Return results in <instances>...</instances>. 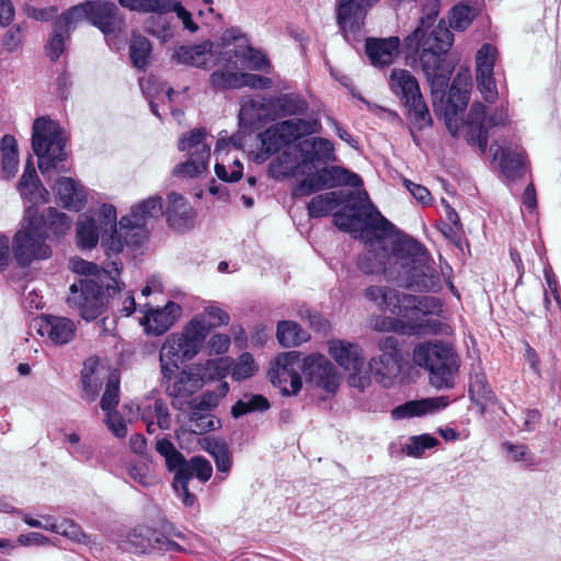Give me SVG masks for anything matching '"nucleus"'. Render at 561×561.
I'll return each mask as SVG.
<instances>
[{"instance_id":"5fc2aeb1","label":"nucleus","mask_w":561,"mask_h":561,"mask_svg":"<svg viewBox=\"0 0 561 561\" xmlns=\"http://www.w3.org/2000/svg\"><path fill=\"white\" fill-rule=\"evenodd\" d=\"M119 403V379L118 377H110L104 393L102 394L100 407L107 413L116 411Z\"/></svg>"},{"instance_id":"bf43d9fd","label":"nucleus","mask_w":561,"mask_h":561,"mask_svg":"<svg viewBox=\"0 0 561 561\" xmlns=\"http://www.w3.org/2000/svg\"><path fill=\"white\" fill-rule=\"evenodd\" d=\"M125 242L121 234V228H114L108 232H102V247L108 259L112 255L117 256L124 249Z\"/></svg>"},{"instance_id":"0e129e2a","label":"nucleus","mask_w":561,"mask_h":561,"mask_svg":"<svg viewBox=\"0 0 561 561\" xmlns=\"http://www.w3.org/2000/svg\"><path fill=\"white\" fill-rule=\"evenodd\" d=\"M116 208L112 204H103L98 213V226L102 232H108L110 230L117 228L116 220Z\"/></svg>"},{"instance_id":"9b49d317","label":"nucleus","mask_w":561,"mask_h":561,"mask_svg":"<svg viewBox=\"0 0 561 561\" xmlns=\"http://www.w3.org/2000/svg\"><path fill=\"white\" fill-rule=\"evenodd\" d=\"M12 253L21 267H27L34 261L47 260L53 254L51 248L26 215L22 228L13 236Z\"/></svg>"},{"instance_id":"a211bd4d","label":"nucleus","mask_w":561,"mask_h":561,"mask_svg":"<svg viewBox=\"0 0 561 561\" xmlns=\"http://www.w3.org/2000/svg\"><path fill=\"white\" fill-rule=\"evenodd\" d=\"M27 218L32 221L44 239L59 240L71 229L72 219L55 207H47L43 211L30 207L26 210Z\"/></svg>"},{"instance_id":"f03ea898","label":"nucleus","mask_w":561,"mask_h":561,"mask_svg":"<svg viewBox=\"0 0 561 561\" xmlns=\"http://www.w3.org/2000/svg\"><path fill=\"white\" fill-rule=\"evenodd\" d=\"M337 206L342 208L333 214V224L343 232L382 240L394 230V225L381 215L366 191H332L317 195L307 205L308 216L313 219L327 217Z\"/></svg>"},{"instance_id":"f3484780","label":"nucleus","mask_w":561,"mask_h":561,"mask_svg":"<svg viewBox=\"0 0 561 561\" xmlns=\"http://www.w3.org/2000/svg\"><path fill=\"white\" fill-rule=\"evenodd\" d=\"M162 385L167 394L172 399V405L179 408L204 386V378L199 367H188L170 378L162 376Z\"/></svg>"},{"instance_id":"f8f14e48","label":"nucleus","mask_w":561,"mask_h":561,"mask_svg":"<svg viewBox=\"0 0 561 561\" xmlns=\"http://www.w3.org/2000/svg\"><path fill=\"white\" fill-rule=\"evenodd\" d=\"M329 354L340 367L350 373L348 383L352 387L364 390L370 385V376L365 369V357L359 344L334 340L330 342Z\"/></svg>"},{"instance_id":"c9c22d12","label":"nucleus","mask_w":561,"mask_h":561,"mask_svg":"<svg viewBox=\"0 0 561 561\" xmlns=\"http://www.w3.org/2000/svg\"><path fill=\"white\" fill-rule=\"evenodd\" d=\"M191 321H197V329L206 339L213 329L227 325L230 321V316L219 307L209 306L202 313L194 316Z\"/></svg>"},{"instance_id":"c03bdc74","label":"nucleus","mask_w":561,"mask_h":561,"mask_svg":"<svg viewBox=\"0 0 561 561\" xmlns=\"http://www.w3.org/2000/svg\"><path fill=\"white\" fill-rule=\"evenodd\" d=\"M187 420L190 430L194 434H205L220 426V420L216 419L209 411L190 409Z\"/></svg>"},{"instance_id":"2f4dec72","label":"nucleus","mask_w":561,"mask_h":561,"mask_svg":"<svg viewBox=\"0 0 561 561\" xmlns=\"http://www.w3.org/2000/svg\"><path fill=\"white\" fill-rule=\"evenodd\" d=\"M278 125L289 145L302 137L320 133L322 127L321 123L317 118H289L278 122Z\"/></svg>"},{"instance_id":"72a5a7b5","label":"nucleus","mask_w":561,"mask_h":561,"mask_svg":"<svg viewBox=\"0 0 561 561\" xmlns=\"http://www.w3.org/2000/svg\"><path fill=\"white\" fill-rule=\"evenodd\" d=\"M468 392L470 400L480 407L482 412L485 411L486 404L492 402V400L495 398V394L483 371H476L474 374L470 375Z\"/></svg>"},{"instance_id":"aec40b11","label":"nucleus","mask_w":561,"mask_h":561,"mask_svg":"<svg viewBox=\"0 0 561 561\" xmlns=\"http://www.w3.org/2000/svg\"><path fill=\"white\" fill-rule=\"evenodd\" d=\"M465 138L468 145L477 146L480 154L488 148L489 131L486 127V106L480 102L471 105L467 121Z\"/></svg>"},{"instance_id":"69168bd1","label":"nucleus","mask_w":561,"mask_h":561,"mask_svg":"<svg viewBox=\"0 0 561 561\" xmlns=\"http://www.w3.org/2000/svg\"><path fill=\"white\" fill-rule=\"evenodd\" d=\"M229 168H230V172H228L225 164L216 163L215 164V173H216L217 178L224 182H229V183L238 182L243 175L242 163L239 160H234Z\"/></svg>"},{"instance_id":"79ce46f5","label":"nucleus","mask_w":561,"mask_h":561,"mask_svg":"<svg viewBox=\"0 0 561 561\" xmlns=\"http://www.w3.org/2000/svg\"><path fill=\"white\" fill-rule=\"evenodd\" d=\"M147 34L157 37L162 43L169 42L174 35V27L167 14H152L144 21Z\"/></svg>"},{"instance_id":"a18cd8bd","label":"nucleus","mask_w":561,"mask_h":561,"mask_svg":"<svg viewBox=\"0 0 561 561\" xmlns=\"http://www.w3.org/2000/svg\"><path fill=\"white\" fill-rule=\"evenodd\" d=\"M461 83L460 75H458L454 78L449 88L446 108L453 114H457L458 111L466 108L469 102V91L466 88L467 82H465V88H461Z\"/></svg>"},{"instance_id":"58836bf2","label":"nucleus","mask_w":561,"mask_h":561,"mask_svg":"<svg viewBox=\"0 0 561 561\" xmlns=\"http://www.w3.org/2000/svg\"><path fill=\"white\" fill-rule=\"evenodd\" d=\"M270 408L271 403L263 394L245 393L242 399L232 405L231 415L234 419H239L249 413L265 412Z\"/></svg>"},{"instance_id":"7c9ffc66","label":"nucleus","mask_w":561,"mask_h":561,"mask_svg":"<svg viewBox=\"0 0 561 561\" xmlns=\"http://www.w3.org/2000/svg\"><path fill=\"white\" fill-rule=\"evenodd\" d=\"M371 327L378 332H396L400 334L417 335L425 331L428 324L419 322H404L399 318L388 316H376L371 320Z\"/></svg>"},{"instance_id":"5701e85b","label":"nucleus","mask_w":561,"mask_h":561,"mask_svg":"<svg viewBox=\"0 0 561 561\" xmlns=\"http://www.w3.org/2000/svg\"><path fill=\"white\" fill-rule=\"evenodd\" d=\"M415 300L416 296L402 294L399 291L398 301H391L392 304L389 305L388 310L391 313L396 314L399 319L404 320V322H419L423 324H428L425 331L422 332L420 335L438 333L442 323L435 319L419 317L416 311L417 305L415 304Z\"/></svg>"},{"instance_id":"6e6552de","label":"nucleus","mask_w":561,"mask_h":561,"mask_svg":"<svg viewBox=\"0 0 561 561\" xmlns=\"http://www.w3.org/2000/svg\"><path fill=\"white\" fill-rule=\"evenodd\" d=\"M162 216V198L151 196L133 206L128 215L123 216L118 225L127 247L139 248L149 238L147 220Z\"/></svg>"},{"instance_id":"4d7b16f0","label":"nucleus","mask_w":561,"mask_h":561,"mask_svg":"<svg viewBox=\"0 0 561 561\" xmlns=\"http://www.w3.org/2000/svg\"><path fill=\"white\" fill-rule=\"evenodd\" d=\"M188 481L196 477L201 482H207L213 474V467L208 459L203 456H194L188 462Z\"/></svg>"},{"instance_id":"ddd939ff","label":"nucleus","mask_w":561,"mask_h":561,"mask_svg":"<svg viewBox=\"0 0 561 561\" xmlns=\"http://www.w3.org/2000/svg\"><path fill=\"white\" fill-rule=\"evenodd\" d=\"M67 302L76 307L84 320H95L105 311L103 286L93 279L81 278L70 286Z\"/></svg>"},{"instance_id":"412c9836","label":"nucleus","mask_w":561,"mask_h":561,"mask_svg":"<svg viewBox=\"0 0 561 561\" xmlns=\"http://www.w3.org/2000/svg\"><path fill=\"white\" fill-rule=\"evenodd\" d=\"M88 22L98 27L103 34H113L121 27L123 20L118 16V9L110 1L88 0Z\"/></svg>"},{"instance_id":"e433bc0d","label":"nucleus","mask_w":561,"mask_h":561,"mask_svg":"<svg viewBox=\"0 0 561 561\" xmlns=\"http://www.w3.org/2000/svg\"><path fill=\"white\" fill-rule=\"evenodd\" d=\"M276 336L284 347L297 346L310 339V334L300 324L290 320H283L277 323Z\"/></svg>"},{"instance_id":"39448f33","label":"nucleus","mask_w":561,"mask_h":561,"mask_svg":"<svg viewBox=\"0 0 561 561\" xmlns=\"http://www.w3.org/2000/svg\"><path fill=\"white\" fill-rule=\"evenodd\" d=\"M390 91L400 101L405 118L419 130L433 125L417 79L407 69L393 68L388 80Z\"/></svg>"},{"instance_id":"20e7f679","label":"nucleus","mask_w":561,"mask_h":561,"mask_svg":"<svg viewBox=\"0 0 561 561\" xmlns=\"http://www.w3.org/2000/svg\"><path fill=\"white\" fill-rule=\"evenodd\" d=\"M413 363L428 370L430 383L438 389H451L459 370L460 359L449 344L423 342L412 350Z\"/></svg>"},{"instance_id":"f704fd0d","label":"nucleus","mask_w":561,"mask_h":561,"mask_svg":"<svg viewBox=\"0 0 561 561\" xmlns=\"http://www.w3.org/2000/svg\"><path fill=\"white\" fill-rule=\"evenodd\" d=\"M210 48L211 44L209 42L193 46H180L173 54V58L179 64L203 68L207 64Z\"/></svg>"},{"instance_id":"864d4df0","label":"nucleus","mask_w":561,"mask_h":561,"mask_svg":"<svg viewBox=\"0 0 561 561\" xmlns=\"http://www.w3.org/2000/svg\"><path fill=\"white\" fill-rule=\"evenodd\" d=\"M148 460V457H146ZM128 476L142 486H150L154 483V476L151 473L148 461L139 460L128 463Z\"/></svg>"},{"instance_id":"6e6d98bb","label":"nucleus","mask_w":561,"mask_h":561,"mask_svg":"<svg viewBox=\"0 0 561 561\" xmlns=\"http://www.w3.org/2000/svg\"><path fill=\"white\" fill-rule=\"evenodd\" d=\"M66 33H68V30H64L59 23H56L53 34L45 46L47 57L53 62H56L65 50Z\"/></svg>"},{"instance_id":"a19ab883","label":"nucleus","mask_w":561,"mask_h":561,"mask_svg":"<svg viewBox=\"0 0 561 561\" xmlns=\"http://www.w3.org/2000/svg\"><path fill=\"white\" fill-rule=\"evenodd\" d=\"M152 51L150 41L142 35H131L129 44V57L135 68L146 70Z\"/></svg>"},{"instance_id":"052dcab7","label":"nucleus","mask_w":561,"mask_h":561,"mask_svg":"<svg viewBox=\"0 0 561 561\" xmlns=\"http://www.w3.org/2000/svg\"><path fill=\"white\" fill-rule=\"evenodd\" d=\"M426 413H431L426 399L408 401L393 410L397 417L421 416Z\"/></svg>"},{"instance_id":"ea45409f","label":"nucleus","mask_w":561,"mask_h":561,"mask_svg":"<svg viewBox=\"0 0 561 561\" xmlns=\"http://www.w3.org/2000/svg\"><path fill=\"white\" fill-rule=\"evenodd\" d=\"M100 230L96 219L91 216H82L77 224V244L81 249H93L100 239Z\"/></svg>"},{"instance_id":"37998d69","label":"nucleus","mask_w":561,"mask_h":561,"mask_svg":"<svg viewBox=\"0 0 561 561\" xmlns=\"http://www.w3.org/2000/svg\"><path fill=\"white\" fill-rule=\"evenodd\" d=\"M202 447L214 458L217 471L224 473L230 471L232 467V456L226 442L213 439L204 442Z\"/></svg>"},{"instance_id":"7ed1b4c3","label":"nucleus","mask_w":561,"mask_h":561,"mask_svg":"<svg viewBox=\"0 0 561 561\" xmlns=\"http://www.w3.org/2000/svg\"><path fill=\"white\" fill-rule=\"evenodd\" d=\"M297 149L300 161L296 164L294 173L304 179L293 188V197L301 198L325 188L341 185L362 186V178L342 167H327L335 160L334 146L325 138L314 137L299 141Z\"/></svg>"},{"instance_id":"dca6fc26","label":"nucleus","mask_w":561,"mask_h":561,"mask_svg":"<svg viewBox=\"0 0 561 561\" xmlns=\"http://www.w3.org/2000/svg\"><path fill=\"white\" fill-rule=\"evenodd\" d=\"M301 371L312 387L334 393L340 385L334 365L322 354H310L302 359Z\"/></svg>"},{"instance_id":"774afa93","label":"nucleus","mask_w":561,"mask_h":561,"mask_svg":"<svg viewBox=\"0 0 561 561\" xmlns=\"http://www.w3.org/2000/svg\"><path fill=\"white\" fill-rule=\"evenodd\" d=\"M83 20L88 21V7L85 5V2L79 3L68 9L62 15V22L58 23L64 30H68L71 24Z\"/></svg>"},{"instance_id":"338daca9","label":"nucleus","mask_w":561,"mask_h":561,"mask_svg":"<svg viewBox=\"0 0 561 561\" xmlns=\"http://www.w3.org/2000/svg\"><path fill=\"white\" fill-rule=\"evenodd\" d=\"M123 267L122 261L116 256L115 260L108 261L103 271L111 275V283L106 285V290L110 296L118 294L121 291V284L118 276Z\"/></svg>"},{"instance_id":"b1692460","label":"nucleus","mask_w":561,"mask_h":561,"mask_svg":"<svg viewBox=\"0 0 561 561\" xmlns=\"http://www.w3.org/2000/svg\"><path fill=\"white\" fill-rule=\"evenodd\" d=\"M379 0H341L337 7L336 19L340 27L356 34L364 24L367 9L371 8Z\"/></svg>"},{"instance_id":"f257e3e1","label":"nucleus","mask_w":561,"mask_h":561,"mask_svg":"<svg viewBox=\"0 0 561 561\" xmlns=\"http://www.w3.org/2000/svg\"><path fill=\"white\" fill-rule=\"evenodd\" d=\"M439 14V1H428L416 28L404 38L409 53L417 54L421 70L433 92L444 93L455 70L447 54L454 43V34L444 20L434 23Z\"/></svg>"},{"instance_id":"1a4fd4ad","label":"nucleus","mask_w":561,"mask_h":561,"mask_svg":"<svg viewBox=\"0 0 561 561\" xmlns=\"http://www.w3.org/2000/svg\"><path fill=\"white\" fill-rule=\"evenodd\" d=\"M380 354L370 358L369 370L375 380L386 388L393 386L405 367V360L393 335L380 339L377 343Z\"/></svg>"},{"instance_id":"4c0bfd02","label":"nucleus","mask_w":561,"mask_h":561,"mask_svg":"<svg viewBox=\"0 0 561 561\" xmlns=\"http://www.w3.org/2000/svg\"><path fill=\"white\" fill-rule=\"evenodd\" d=\"M1 169L5 179L13 178L18 172L19 151L18 144L12 135H4L1 139Z\"/></svg>"},{"instance_id":"2eb2a0df","label":"nucleus","mask_w":561,"mask_h":561,"mask_svg":"<svg viewBox=\"0 0 561 561\" xmlns=\"http://www.w3.org/2000/svg\"><path fill=\"white\" fill-rule=\"evenodd\" d=\"M253 110H267L275 117H289L305 115L309 110L308 101L299 93H283L271 96L266 103L250 100L240 110V117L248 115Z\"/></svg>"},{"instance_id":"e2e57ef3","label":"nucleus","mask_w":561,"mask_h":561,"mask_svg":"<svg viewBox=\"0 0 561 561\" xmlns=\"http://www.w3.org/2000/svg\"><path fill=\"white\" fill-rule=\"evenodd\" d=\"M494 72H476L478 88L486 102H493L497 98Z\"/></svg>"},{"instance_id":"9d476101","label":"nucleus","mask_w":561,"mask_h":561,"mask_svg":"<svg viewBox=\"0 0 561 561\" xmlns=\"http://www.w3.org/2000/svg\"><path fill=\"white\" fill-rule=\"evenodd\" d=\"M207 130L205 127L194 128L184 133L178 142V149L187 152L185 162L178 164L174 173L188 178H197L208 169L210 145L206 144Z\"/></svg>"},{"instance_id":"8fccbe9b","label":"nucleus","mask_w":561,"mask_h":561,"mask_svg":"<svg viewBox=\"0 0 561 561\" xmlns=\"http://www.w3.org/2000/svg\"><path fill=\"white\" fill-rule=\"evenodd\" d=\"M438 445L439 440L436 437L430 434H422L412 436L410 443L405 445L403 450L408 456L420 458L426 449L434 448Z\"/></svg>"},{"instance_id":"6ab92c4d","label":"nucleus","mask_w":561,"mask_h":561,"mask_svg":"<svg viewBox=\"0 0 561 561\" xmlns=\"http://www.w3.org/2000/svg\"><path fill=\"white\" fill-rule=\"evenodd\" d=\"M181 314L182 307L174 301H168L162 308H149L140 323L147 334L159 336L169 331Z\"/></svg>"},{"instance_id":"cd10ccee","label":"nucleus","mask_w":561,"mask_h":561,"mask_svg":"<svg viewBox=\"0 0 561 561\" xmlns=\"http://www.w3.org/2000/svg\"><path fill=\"white\" fill-rule=\"evenodd\" d=\"M410 287L420 290L438 293L442 289L439 272L428 261L416 262L410 270Z\"/></svg>"},{"instance_id":"49530a36","label":"nucleus","mask_w":561,"mask_h":561,"mask_svg":"<svg viewBox=\"0 0 561 561\" xmlns=\"http://www.w3.org/2000/svg\"><path fill=\"white\" fill-rule=\"evenodd\" d=\"M477 14V9L469 4H456L449 12V26L455 31L462 32L472 24Z\"/></svg>"},{"instance_id":"603ef678","label":"nucleus","mask_w":561,"mask_h":561,"mask_svg":"<svg viewBox=\"0 0 561 561\" xmlns=\"http://www.w3.org/2000/svg\"><path fill=\"white\" fill-rule=\"evenodd\" d=\"M167 469L174 473L173 481L185 482L188 480V460L178 449L164 457Z\"/></svg>"},{"instance_id":"423d86ee","label":"nucleus","mask_w":561,"mask_h":561,"mask_svg":"<svg viewBox=\"0 0 561 561\" xmlns=\"http://www.w3.org/2000/svg\"><path fill=\"white\" fill-rule=\"evenodd\" d=\"M205 337L197 329V321H188L180 332L169 334L159 354L161 375L170 378L179 369V363L194 358L201 351Z\"/></svg>"},{"instance_id":"393cba45","label":"nucleus","mask_w":561,"mask_h":561,"mask_svg":"<svg viewBox=\"0 0 561 561\" xmlns=\"http://www.w3.org/2000/svg\"><path fill=\"white\" fill-rule=\"evenodd\" d=\"M37 331L42 336H47L54 344L64 345L73 340L77 327L69 318L43 314L39 318Z\"/></svg>"},{"instance_id":"bb28decb","label":"nucleus","mask_w":561,"mask_h":561,"mask_svg":"<svg viewBox=\"0 0 561 561\" xmlns=\"http://www.w3.org/2000/svg\"><path fill=\"white\" fill-rule=\"evenodd\" d=\"M168 202L169 205L165 211L162 209V215H165L169 226L176 231L188 229L193 208L185 197L176 192H171L168 195Z\"/></svg>"},{"instance_id":"13d9d810","label":"nucleus","mask_w":561,"mask_h":561,"mask_svg":"<svg viewBox=\"0 0 561 561\" xmlns=\"http://www.w3.org/2000/svg\"><path fill=\"white\" fill-rule=\"evenodd\" d=\"M496 53L497 50L493 45L483 44L481 48L477 51L476 72H494Z\"/></svg>"},{"instance_id":"3c124183","label":"nucleus","mask_w":561,"mask_h":561,"mask_svg":"<svg viewBox=\"0 0 561 561\" xmlns=\"http://www.w3.org/2000/svg\"><path fill=\"white\" fill-rule=\"evenodd\" d=\"M210 84L215 90L240 89V73L227 69H218L210 75Z\"/></svg>"},{"instance_id":"473e14b6","label":"nucleus","mask_w":561,"mask_h":561,"mask_svg":"<svg viewBox=\"0 0 561 561\" xmlns=\"http://www.w3.org/2000/svg\"><path fill=\"white\" fill-rule=\"evenodd\" d=\"M98 367L99 360L96 358H89L84 360L80 374L82 398L88 402H92L98 398L102 387V381L96 376Z\"/></svg>"},{"instance_id":"c85d7f7f","label":"nucleus","mask_w":561,"mask_h":561,"mask_svg":"<svg viewBox=\"0 0 561 561\" xmlns=\"http://www.w3.org/2000/svg\"><path fill=\"white\" fill-rule=\"evenodd\" d=\"M53 190L65 208L79 211L85 204V196L81 187L71 178H59Z\"/></svg>"},{"instance_id":"c756f323","label":"nucleus","mask_w":561,"mask_h":561,"mask_svg":"<svg viewBox=\"0 0 561 561\" xmlns=\"http://www.w3.org/2000/svg\"><path fill=\"white\" fill-rule=\"evenodd\" d=\"M392 253L396 257L412 264L422 261H430L426 248L408 234H401L392 242Z\"/></svg>"},{"instance_id":"680f3d73","label":"nucleus","mask_w":561,"mask_h":561,"mask_svg":"<svg viewBox=\"0 0 561 561\" xmlns=\"http://www.w3.org/2000/svg\"><path fill=\"white\" fill-rule=\"evenodd\" d=\"M256 370L257 367L255 365L253 356L250 353L245 352L241 354L239 360L233 366L232 377L236 380H244L252 377Z\"/></svg>"},{"instance_id":"a878e982","label":"nucleus","mask_w":561,"mask_h":561,"mask_svg":"<svg viewBox=\"0 0 561 561\" xmlns=\"http://www.w3.org/2000/svg\"><path fill=\"white\" fill-rule=\"evenodd\" d=\"M493 160H499L501 173L508 180H517L526 172V156L524 151L512 150L496 144L491 146Z\"/></svg>"},{"instance_id":"0eeeda50","label":"nucleus","mask_w":561,"mask_h":561,"mask_svg":"<svg viewBox=\"0 0 561 561\" xmlns=\"http://www.w3.org/2000/svg\"><path fill=\"white\" fill-rule=\"evenodd\" d=\"M32 148L38 158L42 174L55 169L57 163L66 160V138L60 125L49 117L42 116L34 121Z\"/></svg>"},{"instance_id":"4be33fe9","label":"nucleus","mask_w":561,"mask_h":561,"mask_svg":"<svg viewBox=\"0 0 561 561\" xmlns=\"http://www.w3.org/2000/svg\"><path fill=\"white\" fill-rule=\"evenodd\" d=\"M400 44L398 36L387 38L367 37L365 53L374 67L385 68L392 65L399 56Z\"/></svg>"},{"instance_id":"de8ad7c7","label":"nucleus","mask_w":561,"mask_h":561,"mask_svg":"<svg viewBox=\"0 0 561 561\" xmlns=\"http://www.w3.org/2000/svg\"><path fill=\"white\" fill-rule=\"evenodd\" d=\"M364 296L378 308L388 310L389 305L392 304L391 301H398L399 291L390 287L371 285L365 289Z\"/></svg>"},{"instance_id":"09e8293b","label":"nucleus","mask_w":561,"mask_h":561,"mask_svg":"<svg viewBox=\"0 0 561 561\" xmlns=\"http://www.w3.org/2000/svg\"><path fill=\"white\" fill-rule=\"evenodd\" d=\"M261 141L262 149L267 154H275L282 148L289 145L284 133L280 131L278 123L270 126L263 134H261Z\"/></svg>"},{"instance_id":"4468645a","label":"nucleus","mask_w":561,"mask_h":561,"mask_svg":"<svg viewBox=\"0 0 561 561\" xmlns=\"http://www.w3.org/2000/svg\"><path fill=\"white\" fill-rule=\"evenodd\" d=\"M300 353L296 351L279 354L273 362L268 377L274 387L285 396H296L301 390L302 379Z\"/></svg>"}]
</instances>
